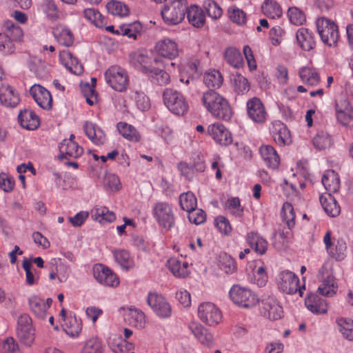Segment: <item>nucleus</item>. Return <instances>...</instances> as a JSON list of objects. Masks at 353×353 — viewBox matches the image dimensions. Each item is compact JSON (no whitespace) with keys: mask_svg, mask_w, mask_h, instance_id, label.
<instances>
[{"mask_svg":"<svg viewBox=\"0 0 353 353\" xmlns=\"http://www.w3.org/2000/svg\"><path fill=\"white\" fill-rule=\"evenodd\" d=\"M65 332L72 338H77L82 330V323L76 317L68 318L64 325Z\"/></svg>","mask_w":353,"mask_h":353,"instance_id":"nucleus-48","label":"nucleus"},{"mask_svg":"<svg viewBox=\"0 0 353 353\" xmlns=\"http://www.w3.org/2000/svg\"><path fill=\"white\" fill-rule=\"evenodd\" d=\"M4 32L3 34L7 35L8 38H10L12 41H19L23 36L21 28L16 25L12 21L7 20L3 23Z\"/></svg>","mask_w":353,"mask_h":353,"instance_id":"nucleus-43","label":"nucleus"},{"mask_svg":"<svg viewBox=\"0 0 353 353\" xmlns=\"http://www.w3.org/2000/svg\"><path fill=\"white\" fill-rule=\"evenodd\" d=\"M167 266L172 274L178 278H185L190 273L188 263L175 257L167 261Z\"/></svg>","mask_w":353,"mask_h":353,"instance_id":"nucleus-37","label":"nucleus"},{"mask_svg":"<svg viewBox=\"0 0 353 353\" xmlns=\"http://www.w3.org/2000/svg\"><path fill=\"white\" fill-rule=\"evenodd\" d=\"M197 316L200 321L208 326L219 325L223 319L221 310L212 302H203L197 308Z\"/></svg>","mask_w":353,"mask_h":353,"instance_id":"nucleus-9","label":"nucleus"},{"mask_svg":"<svg viewBox=\"0 0 353 353\" xmlns=\"http://www.w3.org/2000/svg\"><path fill=\"white\" fill-rule=\"evenodd\" d=\"M335 112L338 123L348 128H353V108L346 97L336 100Z\"/></svg>","mask_w":353,"mask_h":353,"instance_id":"nucleus-10","label":"nucleus"},{"mask_svg":"<svg viewBox=\"0 0 353 353\" xmlns=\"http://www.w3.org/2000/svg\"><path fill=\"white\" fill-rule=\"evenodd\" d=\"M179 203L181 208L186 211L190 212L195 210L197 206V200L195 195L191 192L183 193L179 196Z\"/></svg>","mask_w":353,"mask_h":353,"instance_id":"nucleus-54","label":"nucleus"},{"mask_svg":"<svg viewBox=\"0 0 353 353\" xmlns=\"http://www.w3.org/2000/svg\"><path fill=\"white\" fill-rule=\"evenodd\" d=\"M224 58L225 61L234 68H238L243 64L241 54L240 51L235 48H228L225 51Z\"/></svg>","mask_w":353,"mask_h":353,"instance_id":"nucleus-51","label":"nucleus"},{"mask_svg":"<svg viewBox=\"0 0 353 353\" xmlns=\"http://www.w3.org/2000/svg\"><path fill=\"white\" fill-rule=\"evenodd\" d=\"M152 59L150 57L140 52H134L130 55V62L136 69L148 74L152 68Z\"/></svg>","mask_w":353,"mask_h":353,"instance_id":"nucleus-29","label":"nucleus"},{"mask_svg":"<svg viewBox=\"0 0 353 353\" xmlns=\"http://www.w3.org/2000/svg\"><path fill=\"white\" fill-rule=\"evenodd\" d=\"M248 117L255 123H263L268 118V113L262 101L257 97H253L247 101Z\"/></svg>","mask_w":353,"mask_h":353,"instance_id":"nucleus-17","label":"nucleus"},{"mask_svg":"<svg viewBox=\"0 0 353 353\" xmlns=\"http://www.w3.org/2000/svg\"><path fill=\"white\" fill-rule=\"evenodd\" d=\"M333 141L331 136L326 132L320 131L313 138V145L318 150L330 148Z\"/></svg>","mask_w":353,"mask_h":353,"instance_id":"nucleus-52","label":"nucleus"},{"mask_svg":"<svg viewBox=\"0 0 353 353\" xmlns=\"http://www.w3.org/2000/svg\"><path fill=\"white\" fill-rule=\"evenodd\" d=\"M106 9L110 14L120 17H124L129 14L128 7L119 1H110L106 4Z\"/></svg>","mask_w":353,"mask_h":353,"instance_id":"nucleus-50","label":"nucleus"},{"mask_svg":"<svg viewBox=\"0 0 353 353\" xmlns=\"http://www.w3.org/2000/svg\"><path fill=\"white\" fill-rule=\"evenodd\" d=\"M148 74L160 85L168 84L170 80V75L168 72L154 67H152Z\"/></svg>","mask_w":353,"mask_h":353,"instance_id":"nucleus-63","label":"nucleus"},{"mask_svg":"<svg viewBox=\"0 0 353 353\" xmlns=\"http://www.w3.org/2000/svg\"><path fill=\"white\" fill-rule=\"evenodd\" d=\"M306 307L315 314H325L327 311V305L325 299L316 294H310L305 301Z\"/></svg>","mask_w":353,"mask_h":353,"instance_id":"nucleus-35","label":"nucleus"},{"mask_svg":"<svg viewBox=\"0 0 353 353\" xmlns=\"http://www.w3.org/2000/svg\"><path fill=\"white\" fill-rule=\"evenodd\" d=\"M59 159H77L83 152V148L74 141L63 140L59 146Z\"/></svg>","mask_w":353,"mask_h":353,"instance_id":"nucleus-24","label":"nucleus"},{"mask_svg":"<svg viewBox=\"0 0 353 353\" xmlns=\"http://www.w3.org/2000/svg\"><path fill=\"white\" fill-rule=\"evenodd\" d=\"M281 216L285 222L288 229H292L295 225V212L291 203L285 202L283 205Z\"/></svg>","mask_w":353,"mask_h":353,"instance_id":"nucleus-57","label":"nucleus"},{"mask_svg":"<svg viewBox=\"0 0 353 353\" xmlns=\"http://www.w3.org/2000/svg\"><path fill=\"white\" fill-rule=\"evenodd\" d=\"M203 82L208 88H219L223 83V77L218 70H210L205 73Z\"/></svg>","mask_w":353,"mask_h":353,"instance_id":"nucleus-53","label":"nucleus"},{"mask_svg":"<svg viewBox=\"0 0 353 353\" xmlns=\"http://www.w3.org/2000/svg\"><path fill=\"white\" fill-rule=\"evenodd\" d=\"M125 320L132 326L142 328L145 323V314L135 307H128L124 314Z\"/></svg>","mask_w":353,"mask_h":353,"instance_id":"nucleus-39","label":"nucleus"},{"mask_svg":"<svg viewBox=\"0 0 353 353\" xmlns=\"http://www.w3.org/2000/svg\"><path fill=\"white\" fill-rule=\"evenodd\" d=\"M208 134L219 144L228 145L232 142L229 130L221 123H214L208 127Z\"/></svg>","mask_w":353,"mask_h":353,"instance_id":"nucleus-21","label":"nucleus"},{"mask_svg":"<svg viewBox=\"0 0 353 353\" xmlns=\"http://www.w3.org/2000/svg\"><path fill=\"white\" fill-rule=\"evenodd\" d=\"M84 17L98 28H103L106 25L105 17L94 8H86L83 10Z\"/></svg>","mask_w":353,"mask_h":353,"instance_id":"nucleus-45","label":"nucleus"},{"mask_svg":"<svg viewBox=\"0 0 353 353\" xmlns=\"http://www.w3.org/2000/svg\"><path fill=\"white\" fill-rule=\"evenodd\" d=\"M142 26L141 23L135 21L132 23L121 25V35L127 36L128 38L137 39V35L141 33Z\"/></svg>","mask_w":353,"mask_h":353,"instance_id":"nucleus-60","label":"nucleus"},{"mask_svg":"<svg viewBox=\"0 0 353 353\" xmlns=\"http://www.w3.org/2000/svg\"><path fill=\"white\" fill-rule=\"evenodd\" d=\"M318 277L321 283L318 288L319 292L323 296H332L335 294L337 286L334 278L328 268L327 264H324L319 272Z\"/></svg>","mask_w":353,"mask_h":353,"instance_id":"nucleus-15","label":"nucleus"},{"mask_svg":"<svg viewBox=\"0 0 353 353\" xmlns=\"http://www.w3.org/2000/svg\"><path fill=\"white\" fill-rule=\"evenodd\" d=\"M299 76L303 83L309 86H316L321 81L319 74L314 68H301L299 71Z\"/></svg>","mask_w":353,"mask_h":353,"instance_id":"nucleus-40","label":"nucleus"},{"mask_svg":"<svg viewBox=\"0 0 353 353\" xmlns=\"http://www.w3.org/2000/svg\"><path fill=\"white\" fill-rule=\"evenodd\" d=\"M246 241L250 248L260 255L264 254L268 250V241L256 232H249L246 235Z\"/></svg>","mask_w":353,"mask_h":353,"instance_id":"nucleus-31","label":"nucleus"},{"mask_svg":"<svg viewBox=\"0 0 353 353\" xmlns=\"http://www.w3.org/2000/svg\"><path fill=\"white\" fill-rule=\"evenodd\" d=\"M322 183L328 192L327 194L335 193L340 188L339 176L332 170H326L322 177Z\"/></svg>","mask_w":353,"mask_h":353,"instance_id":"nucleus-38","label":"nucleus"},{"mask_svg":"<svg viewBox=\"0 0 353 353\" xmlns=\"http://www.w3.org/2000/svg\"><path fill=\"white\" fill-rule=\"evenodd\" d=\"M20 102L18 92L8 83L0 85V103L6 108H15Z\"/></svg>","mask_w":353,"mask_h":353,"instance_id":"nucleus-22","label":"nucleus"},{"mask_svg":"<svg viewBox=\"0 0 353 353\" xmlns=\"http://www.w3.org/2000/svg\"><path fill=\"white\" fill-rule=\"evenodd\" d=\"M316 25L323 43L330 47L335 46L339 39L338 26L333 21L325 17L319 18Z\"/></svg>","mask_w":353,"mask_h":353,"instance_id":"nucleus-4","label":"nucleus"},{"mask_svg":"<svg viewBox=\"0 0 353 353\" xmlns=\"http://www.w3.org/2000/svg\"><path fill=\"white\" fill-rule=\"evenodd\" d=\"M278 289L286 294H292L299 292L301 296L303 294L305 285L299 286V277L292 271L280 272L276 279Z\"/></svg>","mask_w":353,"mask_h":353,"instance_id":"nucleus-7","label":"nucleus"},{"mask_svg":"<svg viewBox=\"0 0 353 353\" xmlns=\"http://www.w3.org/2000/svg\"><path fill=\"white\" fill-rule=\"evenodd\" d=\"M187 6L186 0H172L166 3L161 10L164 21L170 25L179 23L185 17Z\"/></svg>","mask_w":353,"mask_h":353,"instance_id":"nucleus-6","label":"nucleus"},{"mask_svg":"<svg viewBox=\"0 0 353 353\" xmlns=\"http://www.w3.org/2000/svg\"><path fill=\"white\" fill-rule=\"evenodd\" d=\"M225 208L236 218H241L243 215V207L241 206L240 199L238 197L228 199L225 202Z\"/></svg>","mask_w":353,"mask_h":353,"instance_id":"nucleus-56","label":"nucleus"},{"mask_svg":"<svg viewBox=\"0 0 353 353\" xmlns=\"http://www.w3.org/2000/svg\"><path fill=\"white\" fill-rule=\"evenodd\" d=\"M18 120L21 126L28 130H36L40 125L39 117L30 109L21 110L18 115Z\"/></svg>","mask_w":353,"mask_h":353,"instance_id":"nucleus-28","label":"nucleus"},{"mask_svg":"<svg viewBox=\"0 0 353 353\" xmlns=\"http://www.w3.org/2000/svg\"><path fill=\"white\" fill-rule=\"evenodd\" d=\"M113 255L116 262L123 269L129 270L134 267V260L128 251L125 250H116L113 252Z\"/></svg>","mask_w":353,"mask_h":353,"instance_id":"nucleus-47","label":"nucleus"},{"mask_svg":"<svg viewBox=\"0 0 353 353\" xmlns=\"http://www.w3.org/2000/svg\"><path fill=\"white\" fill-rule=\"evenodd\" d=\"M228 14L230 19L239 25L243 26L247 21L246 13L236 6H231L228 10Z\"/></svg>","mask_w":353,"mask_h":353,"instance_id":"nucleus-62","label":"nucleus"},{"mask_svg":"<svg viewBox=\"0 0 353 353\" xmlns=\"http://www.w3.org/2000/svg\"><path fill=\"white\" fill-rule=\"evenodd\" d=\"M56 41L61 45L70 47L74 41V34L70 28L63 24H57L52 29Z\"/></svg>","mask_w":353,"mask_h":353,"instance_id":"nucleus-27","label":"nucleus"},{"mask_svg":"<svg viewBox=\"0 0 353 353\" xmlns=\"http://www.w3.org/2000/svg\"><path fill=\"white\" fill-rule=\"evenodd\" d=\"M163 103L173 114L184 115L189 109V105L185 97L179 91L166 88L163 93Z\"/></svg>","mask_w":353,"mask_h":353,"instance_id":"nucleus-5","label":"nucleus"},{"mask_svg":"<svg viewBox=\"0 0 353 353\" xmlns=\"http://www.w3.org/2000/svg\"><path fill=\"white\" fill-rule=\"evenodd\" d=\"M339 332L349 341H353V321L349 318L340 317L336 319Z\"/></svg>","mask_w":353,"mask_h":353,"instance_id":"nucleus-49","label":"nucleus"},{"mask_svg":"<svg viewBox=\"0 0 353 353\" xmlns=\"http://www.w3.org/2000/svg\"><path fill=\"white\" fill-rule=\"evenodd\" d=\"M201 102L213 117L224 120H229L231 118L232 110L228 101L218 92L214 90L204 92Z\"/></svg>","mask_w":353,"mask_h":353,"instance_id":"nucleus-1","label":"nucleus"},{"mask_svg":"<svg viewBox=\"0 0 353 353\" xmlns=\"http://www.w3.org/2000/svg\"><path fill=\"white\" fill-rule=\"evenodd\" d=\"M203 7L206 10L208 16L212 19H217L222 16V9L214 0L204 1Z\"/></svg>","mask_w":353,"mask_h":353,"instance_id":"nucleus-64","label":"nucleus"},{"mask_svg":"<svg viewBox=\"0 0 353 353\" xmlns=\"http://www.w3.org/2000/svg\"><path fill=\"white\" fill-rule=\"evenodd\" d=\"M92 219L101 224L112 223L116 219L115 214L105 206L96 205L91 211Z\"/></svg>","mask_w":353,"mask_h":353,"instance_id":"nucleus-36","label":"nucleus"},{"mask_svg":"<svg viewBox=\"0 0 353 353\" xmlns=\"http://www.w3.org/2000/svg\"><path fill=\"white\" fill-rule=\"evenodd\" d=\"M154 52L161 57L172 60L179 55V45L173 39L163 38L155 43Z\"/></svg>","mask_w":353,"mask_h":353,"instance_id":"nucleus-16","label":"nucleus"},{"mask_svg":"<svg viewBox=\"0 0 353 353\" xmlns=\"http://www.w3.org/2000/svg\"><path fill=\"white\" fill-rule=\"evenodd\" d=\"M218 266L226 274H232L237 270L235 260L225 252H221L218 256Z\"/></svg>","mask_w":353,"mask_h":353,"instance_id":"nucleus-44","label":"nucleus"},{"mask_svg":"<svg viewBox=\"0 0 353 353\" xmlns=\"http://www.w3.org/2000/svg\"><path fill=\"white\" fill-rule=\"evenodd\" d=\"M270 131L274 141L279 145L284 146L292 143L290 132L283 123L279 121L272 122Z\"/></svg>","mask_w":353,"mask_h":353,"instance_id":"nucleus-18","label":"nucleus"},{"mask_svg":"<svg viewBox=\"0 0 353 353\" xmlns=\"http://www.w3.org/2000/svg\"><path fill=\"white\" fill-rule=\"evenodd\" d=\"M93 276L99 283L104 286L116 288L119 284L117 274L108 267L101 263L94 265Z\"/></svg>","mask_w":353,"mask_h":353,"instance_id":"nucleus-12","label":"nucleus"},{"mask_svg":"<svg viewBox=\"0 0 353 353\" xmlns=\"http://www.w3.org/2000/svg\"><path fill=\"white\" fill-rule=\"evenodd\" d=\"M23 268L26 272V281L28 285H34L39 278V272L33 268L32 262L28 259L23 261Z\"/></svg>","mask_w":353,"mask_h":353,"instance_id":"nucleus-58","label":"nucleus"},{"mask_svg":"<svg viewBox=\"0 0 353 353\" xmlns=\"http://www.w3.org/2000/svg\"><path fill=\"white\" fill-rule=\"evenodd\" d=\"M187 18L190 23L194 27H201L205 23V17L203 10L196 6H191L187 8Z\"/></svg>","mask_w":353,"mask_h":353,"instance_id":"nucleus-42","label":"nucleus"},{"mask_svg":"<svg viewBox=\"0 0 353 353\" xmlns=\"http://www.w3.org/2000/svg\"><path fill=\"white\" fill-rule=\"evenodd\" d=\"M260 155L265 164L272 169H276L280 164V157L276 150L270 145H263L259 148Z\"/></svg>","mask_w":353,"mask_h":353,"instance_id":"nucleus-30","label":"nucleus"},{"mask_svg":"<svg viewBox=\"0 0 353 353\" xmlns=\"http://www.w3.org/2000/svg\"><path fill=\"white\" fill-rule=\"evenodd\" d=\"M319 199L322 208L329 216L336 217L339 215L341 207L332 194H323Z\"/></svg>","mask_w":353,"mask_h":353,"instance_id":"nucleus-33","label":"nucleus"},{"mask_svg":"<svg viewBox=\"0 0 353 353\" xmlns=\"http://www.w3.org/2000/svg\"><path fill=\"white\" fill-rule=\"evenodd\" d=\"M152 214L159 227L165 231H169L175 225L176 216L171 204L159 201L154 204Z\"/></svg>","mask_w":353,"mask_h":353,"instance_id":"nucleus-2","label":"nucleus"},{"mask_svg":"<svg viewBox=\"0 0 353 353\" xmlns=\"http://www.w3.org/2000/svg\"><path fill=\"white\" fill-rule=\"evenodd\" d=\"M332 232L327 230L323 236V243L327 254L337 261H342L347 254V245L343 239L332 241Z\"/></svg>","mask_w":353,"mask_h":353,"instance_id":"nucleus-11","label":"nucleus"},{"mask_svg":"<svg viewBox=\"0 0 353 353\" xmlns=\"http://www.w3.org/2000/svg\"><path fill=\"white\" fill-rule=\"evenodd\" d=\"M229 296L235 305L246 309L254 307L259 301L254 292L240 285H234L229 291Z\"/></svg>","mask_w":353,"mask_h":353,"instance_id":"nucleus-3","label":"nucleus"},{"mask_svg":"<svg viewBox=\"0 0 353 353\" xmlns=\"http://www.w3.org/2000/svg\"><path fill=\"white\" fill-rule=\"evenodd\" d=\"M106 83L114 90L124 92L129 84V77L127 71L117 65L109 67L105 72Z\"/></svg>","mask_w":353,"mask_h":353,"instance_id":"nucleus-8","label":"nucleus"},{"mask_svg":"<svg viewBox=\"0 0 353 353\" xmlns=\"http://www.w3.org/2000/svg\"><path fill=\"white\" fill-rule=\"evenodd\" d=\"M59 60L70 72L77 75L82 74L83 71L82 65L68 50H63L59 52Z\"/></svg>","mask_w":353,"mask_h":353,"instance_id":"nucleus-26","label":"nucleus"},{"mask_svg":"<svg viewBox=\"0 0 353 353\" xmlns=\"http://www.w3.org/2000/svg\"><path fill=\"white\" fill-rule=\"evenodd\" d=\"M231 81L236 92L243 94L250 90V85L248 79L239 73L233 74L231 76Z\"/></svg>","mask_w":353,"mask_h":353,"instance_id":"nucleus-55","label":"nucleus"},{"mask_svg":"<svg viewBox=\"0 0 353 353\" xmlns=\"http://www.w3.org/2000/svg\"><path fill=\"white\" fill-rule=\"evenodd\" d=\"M296 39L299 46L303 50L310 51L316 46L313 33L307 28H299L296 33Z\"/></svg>","mask_w":353,"mask_h":353,"instance_id":"nucleus-34","label":"nucleus"},{"mask_svg":"<svg viewBox=\"0 0 353 353\" xmlns=\"http://www.w3.org/2000/svg\"><path fill=\"white\" fill-rule=\"evenodd\" d=\"M30 94L41 108L49 110L52 108V98L50 92L44 87L34 84L30 89Z\"/></svg>","mask_w":353,"mask_h":353,"instance_id":"nucleus-23","label":"nucleus"},{"mask_svg":"<svg viewBox=\"0 0 353 353\" xmlns=\"http://www.w3.org/2000/svg\"><path fill=\"white\" fill-rule=\"evenodd\" d=\"M83 130L87 137L96 145H102L105 141L104 132L95 123L86 121L83 124Z\"/></svg>","mask_w":353,"mask_h":353,"instance_id":"nucleus-32","label":"nucleus"},{"mask_svg":"<svg viewBox=\"0 0 353 353\" xmlns=\"http://www.w3.org/2000/svg\"><path fill=\"white\" fill-rule=\"evenodd\" d=\"M17 333L20 340L28 346L31 345L34 340V329L32 325V319L26 314L18 319Z\"/></svg>","mask_w":353,"mask_h":353,"instance_id":"nucleus-13","label":"nucleus"},{"mask_svg":"<svg viewBox=\"0 0 353 353\" xmlns=\"http://www.w3.org/2000/svg\"><path fill=\"white\" fill-rule=\"evenodd\" d=\"M188 327L201 345L207 347H212L214 345L213 334L208 328L198 322H191Z\"/></svg>","mask_w":353,"mask_h":353,"instance_id":"nucleus-20","label":"nucleus"},{"mask_svg":"<svg viewBox=\"0 0 353 353\" xmlns=\"http://www.w3.org/2000/svg\"><path fill=\"white\" fill-rule=\"evenodd\" d=\"M117 129L123 138L130 141L138 142L141 138L137 130L133 125L125 122H119L117 124Z\"/></svg>","mask_w":353,"mask_h":353,"instance_id":"nucleus-41","label":"nucleus"},{"mask_svg":"<svg viewBox=\"0 0 353 353\" xmlns=\"http://www.w3.org/2000/svg\"><path fill=\"white\" fill-rule=\"evenodd\" d=\"M261 312L263 316L270 321L281 319L284 313L282 306L273 297H268L263 301Z\"/></svg>","mask_w":353,"mask_h":353,"instance_id":"nucleus-19","label":"nucleus"},{"mask_svg":"<svg viewBox=\"0 0 353 353\" xmlns=\"http://www.w3.org/2000/svg\"><path fill=\"white\" fill-rule=\"evenodd\" d=\"M147 302L159 317L168 318L171 316V306L165 298L161 294L155 292L149 293Z\"/></svg>","mask_w":353,"mask_h":353,"instance_id":"nucleus-14","label":"nucleus"},{"mask_svg":"<svg viewBox=\"0 0 353 353\" xmlns=\"http://www.w3.org/2000/svg\"><path fill=\"white\" fill-rule=\"evenodd\" d=\"M263 13L270 19H277L281 17L283 11L281 6L274 1L266 0L261 6Z\"/></svg>","mask_w":353,"mask_h":353,"instance_id":"nucleus-46","label":"nucleus"},{"mask_svg":"<svg viewBox=\"0 0 353 353\" xmlns=\"http://www.w3.org/2000/svg\"><path fill=\"white\" fill-rule=\"evenodd\" d=\"M137 107L141 111H146L150 108V101L149 98L144 94V92L137 90H134L130 96Z\"/></svg>","mask_w":353,"mask_h":353,"instance_id":"nucleus-61","label":"nucleus"},{"mask_svg":"<svg viewBox=\"0 0 353 353\" xmlns=\"http://www.w3.org/2000/svg\"><path fill=\"white\" fill-rule=\"evenodd\" d=\"M103 350L101 341L98 337L94 336L85 341L81 353H103Z\"/></svg>","mask_w":353,"mask_h":353,"instance_id":"nucleus-59","label":"nucleus"},{"mask_svg":"<svg viewBox=\"0 0 353 353\" xmlns=\"http://www.w3.org/2000/svg\"><path fill=\"white\" fill-rule=\"evenodd\" d=\"M52 299L48 298L44 301L41 297L36 295L31 296L28 299V304L30 310L39 319H45L47 310L52 304Z\"/></svg>","mask_w":353,"mask_h":353,"instance_id":"nucleus-25","label":"nucleus"}]
</instances>
